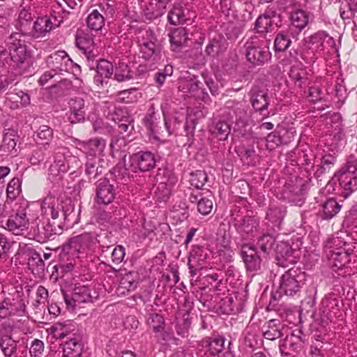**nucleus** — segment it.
<instances>
[{
	"label": "nucleus",
	"mask_w": 357,
	"mask_h": 357,
	"mask_svg": "<svg viewBox=\"0 0 357 357\" xmlns=\"http://www.w3.org/2000/svg\"><path fill=\"white\" fill-rule=\"evenodd\" d=\"M17 29L20 33H13L5 40L6 48L0 47V60L8 63L19 74H24L29 67L31 53L27 50L24 40L21 36L33 37L34 22L31 14L22 10L18 15ZM4 64V62H3Z\"/></svg>",
	"instance_id": "1"
},
{
	"label": "nucleus",
	"mask_w": 357,
	"mask_h": 357,
	"mask_svg": "<svg viewBox=\"0 0 357 357\" xmlns=\"http://www.w3.org/2000/svg\"><path fill=\"white\" fill-rule=\"evenodd\" d=\"M305 277V273L298 266H294L287 269L282 275L280 285L273 294L272 298L275 301L280 298L282 295L288 297L299 296Z\"/></svg>",
	"instance_id": "2"
},
{
	"label": "nucleus",
	"mask_w": 357,
	"mask_h": 357,
	"mask_svg": "<svg viewBox=\"0 0 357 357\" xmlns=\"http://www.w3.org/2000/svg\"><path fill=\"white\" fill-rule=\"evenodd\" d=\"M45 213L50 215L52 223L61 229L64 227L66 221H69V217L73 212V206L70 202H61L53 197H47L41 205Z\"/></svg>",
	"instance_id": "3"
},
{
	"label": "nucleus",
	"mask_w": 357,
	"mask_h": 357,
	"mask_svg": "<svg viewBox=\"0 0 357 357\" xmlns=\"http://www.w3.org/2000/svg\"><path fill=\"white\" fill-rule=\"evenodd\" d=\"M336 241L333 243L337 248L326 247L325 252L332 266L338 269L344 268L351 260L350 256L353 254L355 246L347 242H343L340 245V241Z\"/></svg>",
	"instance_id": "4"
},
{
	"label": "nucleus",
	"mask_w": 357,
	"mask_h": 357,
	"mask_svg": "<svg viewBox=\"0 0 357 357\" xmlns=\"http://www.w3.org/2000/svg\"><path fill=\"white\" fill-rule=\"evenodd\" d=\"M49 67L54 72H68L73 70L75 73H81V67L75 63L64 50H58L51 54L47 59Z\"/></svg>",
	"instance_id": "5"
},
{
	"label": "nucleus",
	"mask_w": 357,
	"mask_h": 357,
	"mask_svg": "<svg viewBox=\"0 0 357 357\" xmlns=\"http://www.w3.org/2000/svg\"><path fill=\"white\" fill-rule=\"evenodd\" d=\"M338 181L342 188L341 196L346 199L357 190V165L348 162L347 169L340 174Z\"/></svg>",
	"instance_id": "6"
},
{
	"label": "nucleus",
	"mask_w": 357,
	"mask_h": 357,
	"mask_svg": "<svg viewBox=\"0 0 357 357\" xmlns=\"http://www.w3.org/2000/svg\"><path fill=\"white\" fill-rule=\"evenodd\" d=\"M33 224L34 225L32 226L31 229L33 239L39 243H45L48 240H52L56 235L62 233L61 228L49 221H36Z\"/></svg>",
	"instance_id": "7"
},
{
	"label": "nucleus",
	"mask_w": 357,
	"mask_h": 357,
	"mask_svg": "<svg viewBox=\"0 0 357 357\" xmlns=\"http://www.w3.org/2000/svg\"><path fill=\"white\" fill-rule=\"evenodd\" d=\"M305 336L301 331H298L297 333L294 332L287 335L283 342L279 345L281 354L295 357L303 350L305 342Z\"/></svg>",
	"instance_id": "8"
},
{
	"label": "nucleus",
	"mask_w": 357,
	"mask_h": 357,
	"mask_svg": "<svg viewBox=\"0 0 357 357\" xmlns=\"http://www.w3.org/2000/svg\"><path fill=\"white\" fill-rule=\"evenodd\" d=\"M245 48L248 61L255 66H263L271 58L268 50L257 45L253 41L247 42Z\"/></svg>",
	"instance_id": "9"
},
{
	"label": "nucleus",
	"mask_w": 357,
	"mask_h": 357,
	"mask_svg": "<svg viewBox=\"0 0 357 357\" xmlns=\"http://www.w3.org/2000/svg\"><path fill=\"white\" fill-rule=\"evenodd\" d=\"M241 256L248 271L255 272L261 269V259L254 245L247 243L242 245Z\"/></svg>",
	"instance_id": "10"
},
{
	"label": "nucleus",
	"mask_w": 357,
	"mask_h": 357,
	"mask_svg": "<svg viewBox=\"0 0 357 357\" xmlns=\"http://www.w3.org/2000/svg\"><path fill=\"white\" fill-rule=\"evenodd\" d=\"M296 251L287 242L279 241L275 244L274 254L277 264L286 268L289 264H296L297 257L294 255Z\"/></svg>",
	"instance_id": "11"
},
{
	"label": "nucleus",
	"mask_w": 357,
	"mask_h": 357,
	"mask_svg": "<svg viewBox=\"0 0 357 357\" xmlns=\"http://www.w3.org/2000/svg\"><path fill=\"white\" fill-rule=\"evenodd\" d=\"M91 70H94L96 75L93 82L97 86H102L104 79L109 78L113 74L114 67L111 62L105 59L96 61L94 64H89Z\"/></svg>",
	"instance_id": "12"
},
{
	"label": "nucleus",
	"mask_w": 357,
	"mask_h": 357,
	"mask_svg": "<svg viewBox=\"0 0 357 357\" xmlns=\"http://www.w3.org/2000/svg\"><path fill=\"white\" fill-rule=\"evenodd\" d=\"M29 219L24 209L17 211L15 215L9 217L6 222V229L15 235L22 234L27 228Z\"/></svg>",
	"instance_id": "13"
},
{
	"label": "nucleus",
	"mask_w": 357,
	"mask_h": 357,
	"mask_svg": "<svg viewBox=\"0 0 357 357\" xmlns=\"http://www.w3.org/2000/svg\"><path fill=\"white\" fill-rule=\"evenodd\" d=\"M96 197L98 204H109L115 197L114 187L106 179H100L96 186Z\"/></svg>",
	"instance_id": "14"
},
{
	"label": "nucleus",
	"mask_w": 357,
	"mask_h": 357,
	"mask_svg": "<svg viewBox=\"0 0 357 357\" xmlns=\"http://www.w3.org/2000/svg\"><path fill=\"white\" fill-rule=\"evenodd\" d=\"M238 232L242 235L250 236L257 230L259 226V218L255 215H246L243 217L234 218Z\"/></svg>",
	"instance_id": "15"
},
{
	"label": "nucleus",
	"mask_w": 357,
	"mask_h": 357,
	"mask_svg": "<svg viewBox=\"0 0 357 357\" xmlns=\"http://www.w3.org/2000/svg\"><path fill=\"white\" fill-rule=\"evenodd\" d=\"M70 114L68 120L71 123L83 122L85 119L86 109L84 99L79 97L73 98L69 101Z\"/></svg>",
	"instance_id": "16"
},
{
	"label": "nucleus",
	"mask_w": 357,
	"mask_h": 357,
	"mask_svg": "<svg viewBox=\"0 0 357 357\" xmlns=\"http://www.w3.org/2000/svg\"><path fill=\"white\" fill-rule=\"evenodd\" d=\"M132 164L135 163L141 172H147L153 169L156 160L153 153L150 151L138 152L131 157Z\"/></svg>",
	"instance_id": "17"
},
{
	"label": "nucleus",
	"mask_w": 357,
	"mask_h": 357,
	"mask_svg": "<svg viewBox=\"0 0 357 357\" xmlns=\"http://www.w3.org/2000/svg\"><path fill=\"white\" fill-rule=\"evenodd\" d=\"M76 46L83 52L89 61H94L96 54L93 52L94 42L93 38L87 33L76 36Z\"/></svg>",
	"instance_id": "18"
},
{
	"label": "nucleus",
	"mask_w": 357,
	"mask_h": 357,
	"mask_svg": "<svg viewBox=\"0 0 357 357\" xmlns=\"http://www.w3.org/2000/svg\"><path fill=\"white\" fill-rule=\"evenodd\" d=\"M238 297L236 294H230L221 299L220 308L223 314L238 313L242 310V298Z\"/></svg>",
	"instance_id": "19"
},
{
	"label": "nucleus",
	"mask_w": 357,
	"mask_h": 357,
	"mask_svg": "<svg viewBox=\"0 0 357 357\" xmlns=\"http://www.w3.org/2000/svg\"><path fill=\"white\" fill-rule=\"evenodd\" d=\"M251 102L255 109L263 112L267 109L269 100L267 91L255 87L251 91Z\"/></svg>",
	"instance_id": "20"
},
{
	"label": "nucleus",
	"mask_w": 357,
	"mask_h": 357,
	"mask_svg": "<svg viewBox=\"0 0 357 357\" xmlns=\"http://www.w3.org/2000/svg\"><path fill=\"white\" fill-rule=\"evenodd\" d=\"M103 162L102 160L98 157L93 155L87 157L85 164V174L89 179L96 178L102 173L105 169L102 165Z\"/></svg>",
	"instance_id": "21"
},
{
	"label": "nucleus",
	"mask_w": 357,
	"mask_h": 357,
	"mask_svg": "<svg viewBox=\"0 0 357 357\" xmlns=\"http://www.w3.org/2000/svg\"><path fill=\"white\" fill-rule=\"evenodd\" d=\"M225 338L218 337L215 338L207 337L202 340V347L206 349L205 354L215 356L224 349Z\"/></svg>",
	"instance_id": "22"
},
{
	"label": "nucleus",
	"mask_w": 357,
	"mask_h": 357,
	"mask_svg": "<svg viewBox=\"0 0 357 357\" xmlns=\"http://www.w3.org/2000/svg\"><path fill=\"white\" fill-rule=\"evenodd\" d=\"M263 336L268 340H275L282 336V325L279 319H271L264 326Z\"/></svg>",
	"instance_id": "23"
},
{
	"label": "nucleus",
	"mask_w": 357,
	"mask_h": 357,
	"mask_svg": "<svg viewBox=\"0 0 357 357\" xmlns=\"http://www.w3.org/2000/svg\"><path fill=\"white\" fill-rule=\"evenodd\" d=\"M291 36L292 31L289 29L278 32L274 40L275 52H282L287 50L291 44Z\"/></svg>",
	"instance_id": "24"
},
{
	"label": "nucleus",
	"mask_w": 357,
	"mask_h": 357,
	"mask_svg": "<svg viewBox=\"0 0 357 357\" xmlns=\"http://www.w3.org/2000/svg\"><path fill=\"white\" fill-rule=\"evenodd\" d=\"M27 265L33 274H39L45 270V262L40 255L36 250H30L28 253Z\"/></svg>",
	"instance_id": "25"
},
{
	"label": "nucleus",
	"mask_w": 357,
	"mask_h": 357,
	"mask_svg": "<svg viewBox=\"0 0 357 357\" xmlns=\"http://www.w3.org/2000/svg\"><path fill=\"white\" fill-rule=\"evenodd\" d=\"M110 173L113 175L114 180L121 184H126L132 176V174H130L124 161L118 162L116 166L110 170Z\"/></svg>",
	"instance_id": "26"
},
{
	"label": "nucleus",
	"mask_w": 357,
	"mask_h": 357,
	"mask_svg": "<svg viewBox=\"0 0 357 357\" xmlns=\"http://www.w3.org/2000/svg\"><path fill=\"white\" fill-rule=\"evenodd\" d=\"M63 356L66 357H80L82 347L80 342L76 338H71L63 343Z\"/></svg>",
	"instance_id": "27"
},
{
	"label": "nucleus",
	"mask_w": 357,
	"mask_h": 357,
	"mask_svg": "<svg viewBox=\"0 0 357 357\" xmlns=\"http://www.w3.org/2000/svg\"><path fill=\"white\" fill-rule=\"evenodd\" d=\"M289 19L291 24L301 31L309 23V14L302 9H297L291 13Z\"/></svg>",
	"instance_id": "28"
},
{
	"label": "nucleus",
	"mask_w": 357,
	"mask_h": 357,
	"mask_svg": "<svg viewBox=\"0 0 357 357\" xmlns=\"http://www.w3.org/2000/svg\"><path fill=\"white\" fill-rule=\"evenodd\" d=\"M34 27L33 38H39L40 36H45L52 29L53 23L50 18L46 16L41 17L34 22Z\"/></svg>",
	"instance_id": "29"
},
{
	"label": "nucleus",
	"mask_w": 357,
	"mask_h": 357,
	"mask_svg": "<svg viewBox=\"0 0 357 357\" xmlns=\"http://www.w3.org/2000/svg\"><path fill=\"white\" fill-rule=\"evenodd\" d=\"M72 300L75 304L93 302L91 290L86 286H79L74 288Z\"/></svg>",
	"instance_id": "30"
},
{
	"label": "nucleus",
	"mask_w": 357,
	"mask_h": 357,
	"mask_svg": "<svg viewBox=\"0 0 357 357\" xmlns=\"http://www.w3.org/2000/svg\"><path fill=\"white\" fill-rule=\"evenodd\" d=\"M286 215V208L283 206L271 205L266 212V218L273 224H280Z\"/></svg>",
	"instance_id": "31"
},
{
	"label": "nucleus",
	"mask_w": 357,
	"mask_h": 357,
	"mask_svg": "<svg viewBox=\"0 0 357 357\" xmlns=\"http://www.w3.org/2000/svg\"><path fill=\"white\" fill-rule=\"evenodd\" d=\"M1 308L8 310L12 315H22L26 310V305L23 299L10 302L9 299H5L1 303Z\"/></svg>",
	"instance_id": "32"
},
{
	"label": "nucleus",
	"mask_w": 357,
	"mask_h": 357,
	"mask_svg": "<svg viewBox=\"0 0 357 357\" xmlns=\"http://www.w3.org/2000/svg\"><path fill=\"white\" fill-rule=\"evenodd\" d=\"M83 250L77 236H73L63 245L62 254L63 256H75Z\"/></svg>",
	"instance_id": "33"
},
{
	"label": "nucleus",
	"mask_w": 357,
	"mask_h": 357,
	"mask_svg": "<svg viewBox=\"0 0 357 357\" xmlns=\"http://www.w3.org/2000/svg\"><path fill=\"white\" fill-rule=\"evenodd\" d=\"M112 238V233L107 230L100 229L95 231L96 243H98L102 249H108L114 244V241Z\"/></svg>",
	"instance_id": "34"
},
{
	"label": "nucleus",
	"mask_w": 357,
	"mask_h": 357,
	"mask_svg": "<svg viewBox=\"0 0 357 357\" xmlns=\"http://www.w3.org/2000/svg\"><path fill=\"white\" fill-rule=\"evenodd\" d=\"M277 243L275 238L270 234H264L259 237L258 241L260 250L266 255H270L272 252H274Z\"/></svg>",
	"instance_id": "35"
},
{
	"label": "nucleus",
	"mask_w": 357,
	"mask_h": 357,
	"mask_svg": "<svg viewBox=\"0 0 357 357\" xmlns=\"http://www.w3.org/2000/svg\"><path fill=\"white\" fill-rule=\"evenodd\" d=\"M17 344V342L9 335H4L1 337L0 347L6 357H10L15 354Z\"/></svg>",
	"instance_id": "36"
},
{
	"label": "nucleus",
	"mask_w": 357,
	"mask_h": 357,
	"mask_svg": "<svg viewBox=\"0 0 357 357\" xmlns=\"http://www.w3.org/2000/svg\"><path fill=\"white\" fill-rule=\"evenodd\" d=\"M87 26L92 30H100L105 24V19L98 10H93L88 16Z\"/></svg>",
	"instance_id": "37"
},
{
	"label": "nucleus",
	"mask_w": 357,
	"mask_h": 357,
	"mask_svg": "<svg viewBox=\"0 0 357 357\" xmlns=\"http://www.w3.org/2000/svg\"><path fill=\"white\" fill-rule=\"evenodd\" d=\"M341 206L334 199H329L323 204V218L331 219L340 210Z\"/></svg>",
	"instance_id": "38"
},
{
	"label": "nucleus",
	"mask_w": 357,
	"mask_h": 357,
	"mask_svg": "<svg viewBox=\"0 0 357 357\" xmlns=\"http://www.w3.org/2000/svg\"><path fill=\"white\" fill-rule=\"evenodd\" d=\"M187 40V32L184 28L176 29L169 35L171 45L175 47L182 46L186 43Z\"/></svg>",
	"instance_id": "39"
},
{
	"label": "nucleus",
	"mask_w": 357,
	"mask_h": 357,
	"mask_svg": "<svg viewBox=\"0 0 357 357\" xmlns=\"http://www.w3.org/2000/svg\"><path fill=\"white\" fill-rule=\"evenodd\" d=\"M231 132V125L226 121H219L215 126L212 133L219 140H226Z\"/></svg>",
	"instance_id": "40"
},
{
	"label": "nucleus",
	"mask_w": 357,
	"mask_h": 357,
	"mask_svg": "<svg viewBox=\"0 0 357 357\" xmlns=\"http://www.w3.org/2000/svg\"><path fill=\"white\" fill-rule=\"evenodd\" d=\"M147 322L149 326L152 328L153 332L155 333H159L162 331L165 326L163 317L155 312L149 314Z\"/></svg>",
	"instance_id": "41"
},
{
	"label": "nucleus",
	"mask_w": 357,
	"mask_h": 357,
	"mask_svg": "<svg viewBox=\"0 0 357 357\" xmlns=\"http://www.w3.org/2000/svg\"><path fill=\"white\" fill-rule=\"evenodd\" d=\"M168 20L174 25L183 24L187 20L183 8L176 6L169 12Z\"/></svg>",
	"instance_id": "42"
},
{
	"label": "nucleus",
	"mask_w": 357,
	"mask_h": 357,
	"mask_svg": "<svg viewBox=\"0 0 357 357\" xmlns=\"http://www.w3.org/2000/svg\"><path fill=\"white\" fill-rule=\"evenodd\" d=\"M290 77L294 81L295 84L300 87H305L309 84L307 74L305 70H291Z\"/></svg>",
	"instance_id": "43"
},
{
	"label": "nucleus",
	"mask_w": 357,
	"mask_h": 357,
	"mask_svg": "<svg viewBox=\"0 0 357 357\" xmlns=\"http://www.w3.org/2000/svg\"><path fill=\"white\" fill-rule=\"evenodd\" d=\"M172 182L169 183L165 182L160 183L155 192L156 197L160 201L166 202L172 194Z\"/></svg>",
	"instance_id": "44"
},
{
	"label": "nucleus",
	"mask_w": 357,
	"mask_h": 357,
	"mask_svg": "<svg viewBox=\"0 0 357 357\" xmlns=\"http://www.w3.org/2000/svg\"><path fill=\"white\" fill-rule=\"evenodd\" d=\"M136 278V273L130 271L126 273L121 279L120 287L129 291L134 290L137 287Z\"/></svg>",
	"instance_id": "45"
},
{
	"label": "nucleus",
	"mask_w": 357,
	"mask_h": 357,
	"mask_svg": "<svg viewBox=\"0 0 357 357\" xmlns=\"http://www.w3.org/2000/svg\"><path fill=\"white\" fill-rule=\"evenodd\" d=\"M21 192V181L19 178H13L8 184L6 192L8 199H15Z\"/></svg>",
	"instance_id": "46"
},
{
	"label": "nucleus",
	"mask_w": 357,
	"mask_h": 357,
	"mask_svg": "<svg viewBox=\"0 0 357 357\" xmlns=\"http://www.w3.org/2000/svg\"><path fill=\"white\" fill-rule=\"evenodd\" d=\"M112 120L116 123L121 121H134L133 118L126 107H116L112 114Z\"/></svg>",
	"instance_id": "47"
},
{
	"label": "nucleus",
	"mask_w": 357,
	"mask_h": 357,
	"mask_svg": "<svg viewBox=\"0 0 357 357\" xmlns=\"http://www.w3.org/2000/svg\"><path fill=\"white\" fill-rule=\"evenodd\" d=\"M66 151V148L65 146H58L54 148L53 151L54 163L59 167L61 172L66 170L64 165Z\"/></svg>",
	"instance_id": "48"
},
{
	"label": "nucleus",
	"mask_w": 357,
	"mask_h": 357,
	"mask_svg": "<svg viewBox=\"0 0 357 357\" xmlns=\"http://www.w3.org/2000/svg\"><path fill=\"white\" fill-rule=\"evenodd\" d=\"M140 52L143 58L149 59L159 52V47L152 41L145 42L140 45Z\"/></svg>",
	"instance_id": "49"
},
{
	"label": "nucleus",
	"mask_w": 357,
	"mask_h": 357,
	"mask_svg": "<svg viewBox=\"0 0 357 357\" xmlns=\"http://www.w3.org/2000/svg\"><path fill=\"white\" fill-rule=\"evenodd\" d=\"M114 77L119 82H123L131 79L132 75L128 66L123 63H120L116 68Z\"/></svg>",
	"instance_id": "50"
},
{
	"label": "nucleus",
	"mask_w": 357,
	"mask_h": 357,
	"mask_svg": "<svg viewBox=\"0 0 357 357\" xmlns=\"http://www.w3.org/2000/svg\"><path fill=\"white\" fill-rule=\"evenodd\" d=\"M207 174L203 171H197L191 174L190 183L197 189L202 188L208 181Z\"/></svg>",
	"instance_id": "51"
},
{
	"label": "nucleus",
	"mask_w": 357,
	"mask_h": 357,
	"mask_svg": "<svg viewBox=\"0 0 357 357\" xmlns=\"http://www.w3.org/2000/svg\"><path fill=\"white\" fill-rule=\"evenodd\" d=\"M83 250L96 244L95 231L76 236Z\"/></svg>",
	"instance_id": "52"
},
{
	"label": "nucleus",
	"mask_w": 357,
	"mask_h": 357,
	"mask_svg": "<svg viewBox=\"0 0 357 357\" xmlns=\"http://www.w3.org/2000/svg\"><path fill=\"white\" fill-rule=\"evenodd\" d=\"M266 148L271 151L281 145L283 142L278 132L274 131L268 135L266 139Z\"/></svg>",
	"instance_id": "53"
},
{
	"label": "nucleus",
	"mask_w": 357,
	"mask_h": 357,
	"mask_svg": "<svg viewBox=\"0 0 357 357\" xmlns=\"http://www.w3.org/2000/svg\"><path fill=\"white\" fill-rule=\"evenodd\" d=\"M38 136L42 144L49 145V142L53 137V130L48 126L43 125L38 129Z\"/></svg>",
	"instance_id": "54"
},
{
	"label": "nucleus",
	"mask_w": 357,
	"mask_h": 357,
	"mask_svg": "<svg viewBox=\"0 0 357 357\" xmlns=\"http://www.w3.org/2000/svg\"><path fill=\"white\" fill-rule=\"evenodd\" d=\"M272 26V21L259 15L255 22V29L259 33H266Z\"/></svg>",
	"instance_id": "55"
},
{
	"label": "nucleus",
	"mask_w": 357,
	"mask_h": 357,
	"mask_svg": "<svg viewBox=\"0 0 357 357\" xmlns=\"http://www.w3.org/2000/svg\"><path fill=\"white\" fill-rule=\"evenodd\" d=\"M173 73V68L172 66H166L162 71H159L155 73L154 80L158 86H161L164 83L167 76H171Z\"/></svg>",
	"instance_id": "56"
},
{
	"label": "nucleus",
	"mask_w": 357,
	"mask_h": 357,
	"mask_svg": "<svg viewBox=\"0 0 357 357\" xmlns=\"http://www.w3.org/2000/svg\"><path fill=\"white\" fill-rule=\"evenodd\" d=\"M206 258L207 254L204 252L203 248H195L188 258V266H191V261L198 262L199 261H204Z\"/></svg>",
	"instance_id": "57"
},
{
	"label": "nucleus",
	"mask_w": 357,
	"mask_h": 357,
	"mask_svg": "<svg viewBox=\"0 0 357 357\" xmlns=\"http://www.w3.org/2000/svg\"><path fill=\"white\" fill-rule=\"evenodd\" d=\"M213 208V202L208 199L204 197L203 199H201V202L199 204H198L197 206V211L198 212L203 215H206L209 214Z\"/></svg>",
	"instance_id": "58"
},
{
	"label": "nucleus",
	"mask_w": 357,
	"mask_h": 357,
	"mask_svg": "<svg viewBox=\"0 0 357 357\" xmlns=\"http://www.w3.org/2000/svg\"><path fill=\"white\" fill-rule=\"evenodd\" d=\"M334 168L328 165H326L321 162L320 165H318L317 170L314 172V176L317 179L321 181V177L326 174H331L333 173Z\"/></svg>",
	"instance_id": "59"
},
{
	"label": "nucleus",
	"mask_w": 357,
	"mask_h": 357,
	"mask_svg": "<svg viewBox=\"0 0 357 357\" xmlns=\"http://www.w3.org/2000/svg\"><path fill=\"white\" fill-rule=\"evenodd\" d=\"M190 324L191 322L188 319H183L182 324H176V332L177 335L181 337H187L189 335Z\"/></svg>",
	"instance_id": "60"
},
{
	"label": "nucleus",
	"mask_w": 357,
	"mask_h": 357,
	"mask_svg": "<svg viewBox=\"0 0 357 357\" xmlns=\"http://www.w3.org/2000/svg\"><path fill=\"white\" fill-rule=\"evenodd\" d=\"M220 49V43L218 40L213 39L206 45L205 52L208 56H215L218 54Z\"/></svg>",
	"instance_id": "61"
},
{
	"label": "nucleus",
	"mask_w": 357,
	"mask_h": 357,
	"mask_svg": "<svg viewBox=\"0 0 357 357\" xmlns=\"http://www.w3.org/2000/svg\"><path fill=\"white\" fill-rule=\"evenodd\" d=\"M236 152L238 156L241 158V160H248L252 158L255 154V150L253 146H239Z\"/></svg>",
	"instance_id": "62"
},
{
	"label": "nucleus",
	"mask_w": 357,
	"mask_h": 357,
	"mask_svg": "<svg viewBox=\"0 0 357 357\" xmlns=\"http://www.w3.org/2000/svg\"><path fill=\"white\" fill-rule=\"evenodd\" d=\"M16 146L15 139L12 137L11 135L6 134L4 135L2 144L1 146V149L5 152H10L13 151Z\"/></svg>",
	"instance_id": "63"
},
{
	"label": "nucleus",
	"mask_w": 357,
	"mask_h": 357,
	"mask_svg": "<svg viewBox=\"0 0 357 357\" xmlns=\"http://www.w3.org/2000/svg\"><path fill=\"white\" fill-rule=\"evenodd\" d=\"M125 257V248L122 245H117L114 248L112 253V261L116 264L122 262Z\"/></svg>",
	"instance_id": "64"
}]
</instances>
